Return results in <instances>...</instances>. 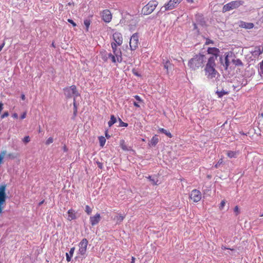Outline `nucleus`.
I'll return each mask as SVG.
<instances>
[{
  "mask_svg": "<svg viewBox=\"0 0 263 263\" xmlns=\"http://www.w3.org/2000/svg\"><path fill=\"white\" fill-rule=\"evenodd\" d=\"M205 59L204 55L196 54L189 61L188 66L192 70H196L203 67Z\"/></svg>",
  "mask_w": 263,
  "mask_h": 263,
  "instance_id": "obj_2",
  "label": "nucleus"
},
{
  "mask_svg": "<svg viewBox=\"0 0 263 263\" xmlns=\"http://www.w3.org/2000/svg\"><path fill=\"white\" fill-rule=\"evenodd\" d=\"M63 90L64 95L67 99L71 98L72 97L76 98L77 97L80 96L76 86L74 85L64 88Z\"/></svg>",
  "mask_w": 263,
  "mask_h": 263,
  "instance_id": "obj_5",
  "label": "nucleus"
},
{
  "mask_svg": "<svg viewBox=\"0 0 263 263\" xmlns=\"http://www.w3.org/2000/svg\"><path fill=\"white\" fill-rule=\"evenodd\" d=\"M234 211L235 213L236 216L238 215L240 213L239 208L237 205L235 206L234 209Z\"/></svg>",
  "mask_w": 263,
  "mask_h": 263,
  "instance_id": "obj_35",
  "label": "nucleus"
},
{
  "mask_svg": "<svg viewBox=\"0 0 263 263\" xmlns=\"http://www.w3.org/2000/svg\"><path fill=\"white\" fill-rule=\"evenodd\" d=\"M148 178L149 179V180H150L151 181H152V182H153V184H156V183L154 181V180L153 179H151V176H149V177H148Z\"/></svg>",
  "mask_w": 263,
  "mask_h": 263,
  "instance_id": "obj_51",
  "label": "nucleus"
},
{
  "mask_svg": "<svg viewBox=\"0 0 263 263\" xmlns=\"http://www.w3.org/2000/svg\"><path fill=\"white\" fill-rule=\"evenodd\" d=\"M202 194L200 191L194 189L192 190L190 195V199L194 202H198L201 199Z\"/></svg>",
  "mask_w": 263,
  "mask_h": 263,
  "instance_id": "obj_8",
  "label": "nucleus"
},
{
  "mask_svg": "<svg viewBox=\"0 0 263 263\" xmlns=\"http://www.w3.org/2000/svg\"><path fill=\"white\" fill-rule=\"evenodd\" d=\"M228 53L226 55L224 58V64H223V66L225 67V69H227L228 66H229V61L228 59Z\"/></svg>",
  "mask_w": 263,
  "mask_h": 263,
  "instance_id": "obj_29",
  "label": "nucleus"
},
{
  "mask_svg": "<svg viewBox=\"0 0 263 263\" xmlns=\"http://www.w3.org/2000/svg\"><path fill=\"white\" fill-rule=\"evenodd\" d=\"M88 241L86 238H83L79 244V252L81 255H84L87 251Z\"/></svg>",
  "mask_w": 263,
  "mask_h": 263,
  "instance_id": "obj_9",
  "label": "nucleus"
},
{
  "mask_svg": "<svg viewBox=\"0 0 263 263\" xmlns=\"http://www.w3.org/2000/svg\"><path fill=\"white\" fill-rule=\"evenodd\" d=\"M239 133L241 134V135H247V134L243 133L242 131H240L239 132Z\"/></svg>",
  "mask_w": 263,
  "mask_h": 263,
  "instance_id": "obj_54",
  "label": "nucleus"
},
{
  "mask_svg": "<svg viewBox=\"0 0 263 263\" xmlns=\"http://www.w3.org/2000/svg\"><path fill=\"white\" fill-rule=\"evenodd\" d=\"M220 60L222 61V59L221 58H220ZM221 63H222V62L221 61Z\"/></svg>",
  "mask_w": 263,
  "mask_h": 263,
  "instance_id": "obj_63",
  "label": "nucleus"
},
{
  "mask_svg": "<svg viewBox=\"0 0 263 263\" xmlns=\"http://www.w3.org/2000/svg\"><path fill=\"white\" fill-rule=\"evenodd\" d=\"M223 158H221L217 162V163L214 165V167L216 168H217L219 167V166L223 164Z\"/></svg>",
  "mask_w": 263,
  "mask_h": 263,
  "instance_id": "obj_31",
  "label": "nucleus"
},
{
  "mask_svg": "<svg viewBox=\"0 0 263 263\" xmlns=\"http://www.w3.org/2000/svg\"><path fill=\"white\" fill-rule=\"evenodd\" d=\"M21 99L23 100H24L25 99V96L24 95V94H22L21 95Z\"/></svg>",
  "mask_w": 263,
  "mask_h": 263,
  "instance_id": "obj_53",
  "label": "nucleus"
},
{
  "mask_svg": "<svg viewBox=\"0 0 263 263\" xmlns=\"http://www.w3.org/2000/svg\"><path fill=\"white\" fill-rule=\"evenodd\" d=\"M135 258L134 257H132V261H131V263H135Z\"/></svg>",
  "mask_w": 263,
  "mask_h": 263,
  "instance_id": "obj_52",
  "label": "nucleus"
},
{
  "mask_svg": "<svg viewBox=\"0 0 263 263\" xmlns=\"http://www.w3.org/2000/svg\"><path fill=\"white\" fill-rule=\"evenodd\" d=\"M225 204H226V201L224 200H223L221 201V203L219 205V209L220 210L223 209L224 206L225 205Z\"/></svg>",
  "mask_w": 263,
  "mask_h": 263,
  "instance_id": "obj_37",
  "label": "nucleus"
},
{
  "mask_svg": "<svg viewBox=\"0 0 263 263\" xmlns=\"http://www.w3.org/2000/svg\"><path fill=\"white\" fill-rule=\"evenodd\" d=\"M90 222L92 226L97 224L101 220V215L99 213H97L95 215L90 217Z\"/></svg>",
  "mask_w": 263,
  "mask_h": 263,
  "instance_id": "obj_15",
  "label": "nucleus"
},
{
  "mask_svg": "<svg viewBox=\"0 0 263 263\" xmlns=\"http://www.w3.org/2000/svg\"><path fill=\"white\" fill-rule=\"evenodd\" d=\"M216 93L218 97L219 98L222 97L224 95H227L228 92L227 91H226L224 90H221V91H218L217 90L216 92Z\"/></svg>",
  "mask_w": 263,
  "mask_h": 263,
  "instance_id": "obj_27",
  "label": "nucleus"
},
{
  "mask_svg": "<svg viewBox=\"0 0 263 263\" xmlns=\"http://www.w3.org/2000/svg\"><path fill=\"white\" fill-rule=\"evenodd\" d=\"M120 124V126H124V127H127L128 126V124L125 122H123L120 119H119Z\"/></svg>",
  "mask_w": 263,
  "mask_h": 263,
  "instance_id": "obj_39",
  "label": "nucleus"
},
{
  "mask_svg": "<svg viewBox=\"0 0 263 263\" xmlns=\"http://www.w3.org/2000/svg\"><path fill=\"white\" fill-rule=\"evenodd\" d=\"M142 141H145V139H142Z\"/></svg>",
  "mask_w": 263,
  "mask_h": 263,
  "instance_id": "obj_60",
  "label": "nucleus"
},
{
  "mask_svg": "<svg viewBox=\"0 0 263 263\" xmlns=\"http://www.w3.org/2000/svg\"><path fill=\"white\" fill-rule=\"evenodd\" d=\"M74 247H72L70 249L69 253H66V260L68 262H69L71 260V257H72L74 253Z\"/></svg>",
  "mask_w": 263,
  "mask_h": 263,
  "instance_id": "obj_19",
  "label": "nucleus"
},
{
  "mask_svg": "<svg viewBox=\"0 0 263 263\" xmlns=\"http://www.w3.org/2000/svg\"><path fill=\"white\" fill-rule=\"evenodd\" d=\"M259 68H258V72L261 78L263 79V61L259 64Z\"/></svg>",
  "mask_w": 263,
  "mask_h": 263,
  "instance_id": "obj_28",
  "label": "nucleus"
},
{
  "mask_svg": "<svg viewBox=\"0 0 263 263\" xmlns=\"http://www.w3.org/2000/svg\"><path fill=\"white\" fill-rule=\"evenodd\" d=\"M8 157H9V158H14V157H13V154H11V153L9 154L8 155Z\"/></svg>",
  "mask_w": 263,
  "mask_h": 263,
  "instance_id": "obj_50",
  "label": "nucleus"
},
{
  "mask_svg": "<svg viewBox=\"0 0 263 263\" xmlns=\"http://www.w3.org/2000/svg\"><path fill=\"white\" fill-rule=\"evenodd\" d=\"M236 64L237 65H242V63L241 62V61L240 60H237L236 61Z\"/></svg>",
  "mask_w": 263,
  "mask_h": 263,
  "instance_id": "obj_44",
  "label": "nucleus"
},
{
  "mask_svg": "<svg viewBox=\"0 0 263 263\" xmlns=\"http://www.w3.org/2000/svg\"><path fill=\"white\" fill-rule=\"evenodd\" d=\"M64 151H67V149H66V146H64Z\"/></svg>",
  "mask_w": 263,
  "mask_h": 263,
  "instance_id": "obj_58",
  "label": "nucleus"
},
{
  "mask_svg": "<svg viewBox=\"0 0 263 263\" xmlns=\"http://www.w3.org/2000/svg\"><path fill=\"white\" fill-rule=\"evenodd\" d=\"M159 140L158 137V136L155 135L154 136H153L149 143V145L151 146H155L159 142Z\"/></svg>",
  "mask_w": 263,
  "mask_h": 263,
  "instance_id": "obj_17",
  "label": "nucleus"
},
{
  "mask_svg": "<svg viewBox=\"0 0 263 263\" xmlns=\"http://www.w3.org/2000/svg\"><path fill=\"white\" fill-rule=\"evenodd\" d=\"M260 216V217H263V214H261Z\"/></svg>",
  "mask_w": 263,
  "mask_h": 263,
  "instance_id": "obj_64",
  "label": "nucleus"
},
{
  "mask_svg": "<svg viewBox=\"0 0 263 263\" xmlns=\"http://www.w3.org/2000/svg\"><path fill=\"white\" fill-rule=\"evenodd\" d=\"M242 26L245 28L251 29L254 27V24L251 23H244L242 24Z\"/></svg>",
  "mask_w": 263,
  "mask_h": 263,
  "instance_id": "obj_26",
  "label": "nucleus"
},
{
  "mask_svg": "<svg viewBox=\"0 0 263 263\" xmlns=\"http://www.w3.org/2000/svg\"><path fill=\"white\" fill-rule=\"evenodd\" d=\"M134 105L137 107H139L140 105L136 102H134Z\"/></svg>",
  "mask_w": 263,
  "mask_h": 263,
  "instance_id": "obj_48",
  "label": "nucleus"
},
{
  "mask_svg": "<svg viewBox=\"0 0 263 263\" xmlns=\"http://www.w3.org/2000/svg\"><path fill=\"white\" fill-rule=\"evenodd\" d=\"M134 74L137 76H139L140 75L137 72H134Z\"/></svg>",
  "mask_w": 263,
  "mask_h": 263,
  "instance_id": "obj_57",
  "label": "nucleus"
},
{
  "mask_svg": "<svg viewBox=\"0 0 263 263\" xmlns=\"http://www.w3.org/2000/svg\"><path fill=\"white\" fill-rule=\"evenodd\" d=\"M251 54L254 58H257L259 55L263 53V46H257L254 47L250 51Z\"/></svg>",
  "mask_w": 263,
  "mask_h": 263,
  "instance_id": "obj_13",
  "label": "nucleus"
},
{
  "mask_svg": "<svg viewBox=\"0 0 263 263\" xmlns=\"http://www.w3.org/2000/svg\"><path fill=\"white\" fill-rule=\"evenodd\" d=\"M52 46H53V47H54V44H53V43H52Z\"/></svg>",
  "mask_w": 263,
  "mask_h": 263,
  "instance_id": "obj_61",
  "label": "nucleus"
},
{
  "mask_svg": "<svg viewBox=\"0 0 263 263\" xmlns=\"http://www.w3.org/2000/svg\"><path fill=\"white\" fill-rule=\"evenodd\" d=\"M73 116L72 119H74L76 118V117L77 116V112H78V107L77 105L76 98H73Z\"/></svg>",
  "mask_w": 263,
  "mask_h": 263,
  "instance_id": "obj_20",
  "label": "nucleus"
},
{
  "mask_svg": "<svg viewBox=\"0 0 263 263\" xmlns=\"http://www.w3.org/2000/svg\"><path fill=\"white\" fill-rule=\"evenodd\" d=\"M67 21L70 23L71 24H72V25L73 26V27H76L77 26V24L73 21V20H72L71 19H68Z\"/></svg>",
  "mask_w": 263,
  "mask_h": 263,
  "instance_id": "obj_42",
  "label": "nucleus"
},
{
  "mask_svg": "<svg viewBox=\"0 0 263 263\" xmlns=\"http://www.w3.org/2000/svg\"><path fill=\"white\" fill-rule=\"evenodd\" d=\"M216 63L214 59H209L204 68L205 76L208 79H212L219 75L218 72L216 70Z\"/></svg>",
  "mask_w": 263,
  "mask_h": 263,
  "instance_id": "obj_1",
  "label": "nucleus"
},
{
  "mask_svg": "<svg viewBox=\"0 0 263 263\" xmlns=\"http://www.w3.org/2000/svg\"><path fill=\"white\" fill-rule=\"evenodd\" d=\"M182 0H170L169 2L165 4L163 6L160 8V11L163 12L171 10L176 8Z\"/></svg>",
  "mask_w": 263,
  "mask_h": 263,
  "instance_id": "obj_7",
  "label": "nucleus"
},
{
  "mask_svg": "<svg viewBox=\"0 0 263 263\" xmlns=\"http://www.w3.org/2000/svg\"><path fill=\"white\" fill-rule=\"evenodd\" d=\"M158 5V2L156 0L150 1L142 9V13L144 15H148L151 14L156 9Z\"/></svg>",
  "mask_w": 263,
  "mask_h": 263,
  "instance_id": "obj_4",
  "label": "nucleus"
},
{
  "mask_svg": "<svg viewBox=\"0 0 263 263\" xmlns=\"http://www.w3.org/2000/svg\"><path fill=\"white\" fill-rule=\"evenodd\" d=\"M210 44H214L213 41H212V40H210L209 39H206L205 44V45H209Z\"/></svg>",
  "mask_w": 263,
  "mask_h": 263,
  "instance_id": "obj_38",
  "label": "nucleus"
},
{
  "mask_svg": "<svg viewBox=\"0 0 263 263\" xmlns=\"http://www.w3.org/2000/svg\"><path fill=\"white\" fill-rule=\"evenodd\" d=\"M139 40L137 33H134L130 37L129 46L132 50H135L138 46Z\"/></svg>",
  "mask_w": 263,
  "mask_h": 263,
  "instance_id": "obj_10",
  "label": "nucleus"
},
{
  "mask_svg": "<svg viewBox=\"0 0 263 263\" xmlns=\"http://www.w3.org/2000/svg\"><path fill=\"white\" fill-rule=\"evenodd\" d=\"M207 52L208 54H212V56L209 59L213 58L214 62H215L219 55L220 50L218 48L215 47H209L208 48Z\"/></svg>",
  "mask_w": 263,
  "mask_h": 263,
  "instance_id": "obj_12",
  "label": "nucleus"
},
{
  "mask_svg": "<svg viewBox=\"0 0 263 263\" xmlns=\"http://www.w3.org/2000/svg\"><path fill=\"white\" fill-rule=\"evenodd\" d=\"M238 153L236 151H227L226 154L230 158H235L237 157Z\"/></svg>",
  "mask_w": 263,
  "mask_h": 263,
  "instance_id": "obj_18",
  "label": "nucleus"
},
{
  "mask_svg": "<svg viewBox=\"0 0 263 263\" xmlns=\"http://www.w3.org/2000/svg\"><path fill=\"white\" fill-rule=\"evenodd\" d=\"M118 45L114 42L111 43L113 54L109 53L108 55L113 63H120L122 61V52L120 48H118Z\"/></svg>",
  "mask_w": 263,
  "mask_h": 263,
  "instance_id": "obj_3",
  "label": "nucleus"
},
{
  "mask_svg": "<svg viewBox=\"0 0 263 263\" xmlns=\"http://www.w3.org/2000/svg\"><path fill=\"white\" fill-rule=\"evenodd\" d=\"M9 116V112L8 111H5L1 117V119H4L6 117H7Z\"/></svg>",
  "mask_w": 263,
  "mask_h": 263,
  "instance_id": "obj_41",
  "label": "nucleus"
},
{
  "mask_svg": "<svg viewBox=\"0 0 263 263\" xmlns=\"http://www.w3.org/2000/svg\"><path fill=\"white\" fill-rule=\"evenodd\" d=\"M105 136L107 139H109L110 138V136L108 135L107 130H106L105 132Z\"/></svg>",
  "mask_w": 263,
  "mask_h": 263,
  "instance_id": "obj_49",
  "label": "nucleus"
},
{
  "mask_svg": "<svg viewBox=\"0 0 263 263\" xmlns=\"http://www.w3.org/2000/svg\"><path fill=\"white\" fill-rule=\"evenodd\" d=\"M117 121L116 117L114 115H111L110 117V119L108 122V124L109 127H111L114 124H115Z\"/></svg>",
  "mask_w": 263,
  "mask_h": 263,
  "instance_id": "obj_23",
  "label": "nucleus"
},
{
  "mask_svg": "<svg viewBox=\"0 0 263 263\" xmlns=\"http://www.w3.org/2000/svg\"><path fill=\"white\" fill-rule=\"evenodd\" d=\"M134 97L137 101H138L140 102H142L143 101L141 98L138 95L135 96Z\"/></svg>",
  "mask_w": 263,
  "mask_h": 263,
  "instance_id": "obj_43",
  "label": "nucleus"
},
{
  "mask_svg": "<svg viewBox=\"0 0 263 263\" xmlns=\"http://www.w3.org/2000/svg\"><path fill=\"white\" fill-rule=\"evenodd\" d=\"M104 61H106L107 60V58L106 59H103Z\"/></svg>",
  "mask_w": 263,
  "mask_h": 263,
  "instance_id": "obj_62",
  "label": "nucleus"
},
{
  "mask_svg": "<svg viewBox=\"0 0 263 263\" xmlns=\"http://www.w3.org/2000/svg\"><path fill=\"white\" fill-rule=\"evenodd\" d=\"M44 202V200H42V201H41L40 203H39V205H41V204H42Z\"/></svg>",
  "mask_w": 263,
  "mask_h": 263,
  "instance_id": "obj_55",
  "label": "nucleus"
},
{
  "mask_svg": "<svg viewBox=\"0 0 263 263\" xmlns=\"http://www.w3.org/2000/svg\"><path fill=\"white\" fill-rule=\"evenodd\" d=\"M53 139L52 137H49L48 138V139L46 141V145H49L51 143H53Z\"/></svg>",
  "mask_w": 263,
  "mask_h": 263,
  "instance_id": "obj_33",
  "label": "nucleus"
},
{
  "mask_svg": "<svg viewBox=\"0 0 263 263\" xmlns=\"http://www.w3.org/2000/svg\"><path fill=\"white\" fill-rule=\"evenodd\" d=\"M30 141V137H29V136H25V137L23 139V141L25 143H28Z\"/></svg>",
  "mask_w": 263,
  "mask_h": 263,
  "instance_id": "obj_34",
  "label": "nucleus"
},
{
  "mask_svg": "<svg viewBox=\"0 0 263 263\" xmlns=\"http://www.w3.org/2000/svg\"><path fill=\"white\" fill-rule=\"evenodd\" d=\"M67 214H68L67 219L68 220L71 221L72 220H74L77 218L76 213L73 209H71L69 210L67 212Z\"/></svg>",
  "mask_w": 263,
  "mask_h": 263,
  "instance_id": "obj_16",
  "label": "nucleus"
},
{
  "mask_svg": "<svg viewBox=\"0 0 263 263\" xmlns=\"http://www.w3.org/2000/svg\"><path fill=\"white\" fill-rule=\"evenodd\" d=\"M222 249H227V248L225 247H222Z\"/></svg>",
  "mask_w": 263,
  "mask_h": 263,
  "instance_id": "obj_59",
  "label": "nucleus"
},
{
  "mask_svg": "<svg viewBox=\"0 0 263 263\" xmlns=\"http://www.w3.org/2000/svg\"><path fill=\"white\" fill-rule=\"evenodd\" d=\"M85 212L88 215H90L92 212V209L89 205H87L85 206Z\"/></svg>",
  "mask_w": 263,
  "mask_h": 263,
  "instance_id": "obj_30",
  "label": "nucleus"
},
{
  "mask_svg": "<svg viewBox=\"0 0 263 263\" xmlns=\"http://www.w3.org/2000/svg\"><path fill=\"white\" fill-rule=\"evenodd\" d=\"M170 64H171V63H170V61H167L164 65V68L167 70V72H168V66Z\"/></svg>",
  "mask_w": 263,
  "mask_h": 263,
  "instance_id": "obj_36",
  "label": "nucleus"
},
{
  "mask_svg": "<svg viewBox=\"0 0 263 263\" xmlns=\"http://www.w3.org/2000/svg\"><path fill=\"white\" fill-rule=\"evenodd\" d=\"M243 3L244 2L240 0L232 1L223 6L222 8V11L223 12H226L231 10L236 9L242 5Z\"/></svg>",
  "mask_w": 263,
  "mask_h": 263,
  "instance_id": "obj_6",
  "label": "nucleus"
},
{
  "mask_svg": "<svg viewBox=\"0 0 263 263\" xmlns=\"http://www.w3.org/2000/svg\"><path fill=\"white\" fill-rule=\"evenodd\" d=\"M5 45V42H3V43L0 45V52L1 51V50H2L3 47H4Z\"/></svg>",
  "mask_w": 263,
  "mask_h": 263,
  "instance_id": "obj_46",
  "label": "nucleus"
},
{
  "mask_svg": "<svg viewBox=\"0 0 263 263\" xmlns=\"http://www.w3.org/2000/svg\"><path fill=\"white\" fill-rule=\"evenodd\" d=\"M84 24L85 26L86 27V30L87 31L88 30V28L89 27L90 24V21L89 20H85L84 22Z\"/></svg>",
  "mask_w": 263,
  "mask_h": 263,
  "instance_id": "obj_32",
  "label": "nucleus"
},
{
  "mask_svg": "<svg viewBox=\"0 0 263 263\" xmlns=\"http://www.w3.org/2000/svg\"><path fill=\"white\" fill-rule=\"evenodd\" d=\"M12 117L14 119H17L18 118V115L16 113H14L12 115Z\"/></svg>",
  "mask_w": 263,
  "mask_h": 263,
  "instance_id": "obj_47",
  "label": "nucleus"
},
{
  "mask_svg": "<svg viewBox=\"0 0 263 263\" xmlns=\"http://www.w3.org/2000/svg\"><path fill=\"white\" fill-rule=\"evenodd\" d=\"M125 218L124 216L122 215L121 214H119L115 217V219L116 220L117 223L119 224L121 223Z\"/></svg>",
  "mask_w": 263,
  "mask_h": 263,
  "instance_id": "obj_21",
  "label": "nucleus"
},
{
  "mask_svg": "<svg viewBox=\"0 0 263 263\" xmlns=\"http://www.w3.org/2000/svg\"><path fill=\"white\" fill-rule=\"evenodd\" d=\"M120 145L123 151H128L127 147L124 140L122 139L120 141Z\"/></svg>",
  "mask_w": 263,
  "mask_h": 263,
  "instance_id": "obj_24",
  "label": "nucleus"
},
{
  "mask_svg": "<svg viewBox=\"0 0 263 263\" xmlns=\"http://www.w3.org/2000/svg\"><path fill=\"white\" fill-rule=\"evenodd\" d=\"M113 39L115 41L114 43L117 44L118 46L122 45L123 43V37L121 33L118 32H116L113 34Z\"/></svg>",
  "mask_w": 263,
  "mask_h": 263,
  "instance_id": "obj_14",
  "label": "nucleus"
},
{
  "mask_svg": "<svg viewBox=\"0 0 263 263\" xmlns=\"http://www.w3.org/2000/svg\"><path fill=\"white\" fill-rule=\"evenodd\" d=\"M102 20L106 23H109L112 20V14L109 10L105 9L101 13Z\"/></svg>",
  "mask_w": 263,
  "mask_h": 263,
  "instance_id": "obj_11",
  "label": "nucleus"
},
{
  "mask_svg": "<svg viewBox=\"0 0 263 263\" xmlns=\"http://www.w3.org/2000/svg\"><path fill=\"white\" fill-rule=\"evenodd\" d=\"M187 1L189 3H193V0H187Z\"/></svg>",
  "mask_w": 263,
  "mask_h": 263,
  "instance_id": "obj_56",
  "label": "nucleus"
},
{
  "mask_svg": "<svg viewBox=\"0 0 263 263\" xmlns=\"http://www.w3.org/2000/svg\"><path fill=\"white\" fill-rule=\"evenodd\" d=\"M26 112H23V114L21 115V119H24L26 118Z\"/></svg>",
  "mask_w": 263,
  "mask_h": 263,
  "instance_id": "obj_45",
  "label": "nucleus"
},
{
  "mask_svg": "<svg viewBox=\"0 0 263 263\" xmlns=\"http://www.w3.org/2000/svg\"><path fill=\"white\" fill-rule=\"evenodd\" d=\"M158 131L160 133H163L165 135H166L169 138H172V134L170 132H168L167 131L166 129H165L164 128H160L159 129H158Z\"/></svg>",
  "mask_w": 263,
  "mask_h": 263,
  "instance_id": "obj_22",
  "label": "nucleus"
},
{
  "mask_svg": "<svg viewBox=\"0 0 263 263\" xmlns=\"http://www.w3.org/2000/svg\"><path fill=\"white\" fill-rule=\"evenodd\" d=\"M100 145L101 147H103L106 142V139L103 136H100L99 137Z\"/></svg>",
  "mask_w": 263,
  "mask_h": 263,
  "instance_id": "obj_25",
  "label": "nucleus"
},
{
  "mask_svg": "<svg viewBox=\"0 0 263 263\" xmlns=\"http://www.w3.org/2000/svg\"><path fill=\"white\" fill-rule=\"evenodd\" d=\"M6 201L0 200V214L2 213L3 211V204Z\"/></svg>",
  "mask_w": 263,
  "mask_h": 263,
  "instance_id": "obj_40",
  "label": "nucleus"
}]
</instances>
